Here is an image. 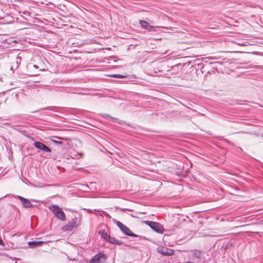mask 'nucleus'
I'll use <instances>...</instances> for the list:
<instances>
[{
	"label": "nucleus",
	"instance_id": "9",
	"mask_svg": "<svg viewBox=\"0 0 263 263\" xmlns=\"http://www.w3.org/2000/svg\"><path fill=\"white\" fill-rule=\"evenodd\" d=\"M18 198L22 201V203L25 208H30L32 206V204L29 200L20 196H18Z\"/></svg>",
	"mask_w": 263,
	"mask_h": 263
},
{
	"label": "nucleus",
	"instance_id": "7",
	"mask_svg": "<svg viewBox=\"0 0 263 263\" xmlns=\"http://www.w3.org/2000/svg\"><path fill=\"white\" fill-rule=\"evenodd\" d=\"M34 145L36 148L41 150H43L45 152H51V149L48 147H47L45 144L42 142L39 141L35 142L34 143Z\"/></svg>",
	"mask_w": 263,
	"mask_h": 263
},
{
	"label": "nucleus",
	"instance_id": "1",
	"mask_svg": "<svg viewBox=\"0 0 263 263\" xmlns=\"http://www.w3.org/2000/svg\"><path fill=\"white\" fill-rule=\"evenodd\" d=\"M55 217L61 220L65 221L66 220V216L62 210L57 205H52L49 207Z\"/></svg>",
	"mask_w": 263,
	"mask_h": 263
},
{
	"label": "nucleus",
	"instance_id": "17",
	"mask_svg": "<svg viewBox=\"0 0 263 263\" xmlns=\"http://www.w3.org/2000/svg\"><path fill=\"white\" fill-rule=\"evenodd\" d=\"M54 142L56 143H60L61 144V142H59V141H53Z\"/></svg>",
	"mask_w": 263,
	"mask_h": 263
},
{
	"label": "nucleus",
	"instance_id": "18",
	"mask_svg": "<svg viewBox=\"0 0 263 263\" xmlns=\"http://www.w3.org/2000/svg\"><path fill=\"white\" fill-rule=\"evenodd\" d=\"M54 142L56 143H60L61 144V142H59V141H53Z\"/></svg>",
	"mask_w": 263,
	"mask_h": 263
},
{
	"label": "nucleus",
	"instance_id": "8",
	"mask_svg": "<svg viewBox=\"0 0 263 263\" xmlns=\"http://www.w3.org/2000/svg\"><path fill=\"white\" fill-rule=\"evenodd\" d=\"M102 259H105V255L102 253H99L91 259L89 263H100Z\"/></svg>",
	"mask_w": 263,
	"mask_h": 263
},
{
	"label": "nucleus",
	"instance_id": "4",
	"mask_svg": "<svg viewBox=\"0 0 263 263\" xmlns=\"http://www.w3.org/2000/svg\"><path fill=\"white\" fill-rule=\"evenodd\" d=\"M143 222L149 226L155 232L159 233H163V227L159 223L152 221H145Z\"/></svg>",
	"mask_w": 263,
	"mask_h": 263
},
{
	"label": "nucleus",
	"instance_id": "10",
	"mask_svg": "<svg viewBox=\"0 0 263 263\" xmlns=\"http://www.w3.org/2000/svg\"><path fill=\"white\" fill-rule=\"evenodd\" d=\"M44 243L42 241H29L28 244L31 248H35L41 246Z\"/></svg>",
	"mask_w": 263,
	"mask_h": 263
},
{
	"label": "nucleus",
	"instance_id": "13",
	"mask_svg": "<svg viewBox=\"0 0 263 263\" xmlns=\"http://www.w3.org/2000/svg\"><path fill=\"white\" fill-rule=\"evenodd\" d=\"M99 235L104 239H107L109 236H108L107 233L104 230H100L99 231Z\"/></svg>",
	"mask_w": 263,
	"mask_h": 263
},
{
	"label": "nucleus",
	"instance_id": "16",
	"mask_svg": "<svg viewBox=\"0 0 263 263\" xmlns=\"http://www.w3.org/2000/svg\"><path fill=\"white\" fill-rule=\"evenodd\" d=\"M0 245L3 246H5V243H4V241L1 239H0Z\"/></svg>",
	"mask_w": 263,
	"mask_h": 263
},
{
	"label": "nucleus",
	"instance_id": "19",
	"mask_svg": "<svg viewBox=\"0 0 263 263\" xmlns=\"http://www.w3.org/2000/svg\"><path fill=\"white\" fill-rule=\"evenodd\" d=\"M246 225H242V226H241L240 227H244V226H246Z\"/></svg>",
	"mask_w": 263,
	"mask_h": 263
},
{
	"label": "nucleus",
	"instance_id": "3",
	"mask_svg": "<svg viewBox=\"0 0 263 263\" xmlns=\"http://www.w3.org/2000/svg\"><path fill=\"white\" fill-rule=\"evenodd\" d=\"M80 224V220L75 218L71 221L69 222L67 224L62 228V230L64 232H69L72 230L74 228L77 227Z\"/></svg>",
	"mask_w": 263,
	"mask_h": 263
},
{
	"label": "nucleus",
	"instance_id": "14",
	"mask_svg": "<svg viewBox=\"0 0 263 263\" xmlns=\"http://www.w3.org/2000/svg\"><path fill=\"white\" fill-rule=\"evenodd\" d=\"M111 77L114 78H124L126 77V76H124L123 75L121 74H114L111 76Z\"/></svg>",
	"mask_w": 263,
	"mask_h": 263
},
{
	"label": "nucleus",
	"instance_id": "12",
	"mask_svg": "<svg viewBox=\"0 0 263 263\" xmlns=\"http://www.w3.org/2000/svg\"><path fill=\"white\" fill-rule=\"evenodd\" d=\"M139 23L142 28L146 30L147 27H149V24L145 21H140Z\"/></svg>",
	"mask_w": 263,
	"mask_h": 263
},
{
	"label": "nucleus",
	"instance_id": "2",
	"mask_svg": "<svg viewBox=\"0 0 263 263\" xmlns=\"http://www.w3.org/2000/svg\"><path fill=\"white\" fill-rule=\"evenodd\" d=\"M43 66L41 63L39 65L29 64L28 66V71L30 76H34L39 74V72L43 70Z\"/></svg>",
	"mask_w": 263,
	"mask_h": 263
},
{
	"label": "nucleus",
	"instance_id": "11",
	"mask_svg": "<svg viewBox=\"0 0 263 263\" xmlns=\"http://www.w3.org/2000/svg\"><path fill=\"white\" fill-rule=\"evenodd\" d=\"M108 238L109 239V242L111 243L116 244L118 245H121L123 243L122 241L116 239L114 237H110V236H109Z\"/></svg>",
	"mask_w": 263,
	"mask_h": 263
},
{
	"label": "nucleus",
	"instance_id": "15",
	"mask_svg": "<svg viewBox=\"0 0 263 263\" xmlns=\"http://www.w3.org/2000/svg\"><path fill=\"white\" fill-rule=\"evenodd\" d=\"M154 28H155L154 26H151L149 25V27H147L146 30H148V31H155V30L154 29Z\"/></svg>",
	"mask_w": 263,
	"mask_h": 263
},
{
	"label": "nucleus",
	"instance_id": "6",
	"mask_svg": "<svg viewBox=\"0 0 263 263\" xmlns=\"http://www.w3.org/2000/svg\"><path fill=\"white\" fill-rule=\"evenodd\" d=\"M159 253L163 255L172 256L174 254V251L172 249H167L166 247H161L158 249Z\"/></svg>",
	"mask_w": 263,
	"mask_h": 263
},
{
	"label": "nucleus",
	"instance_id": "5",
	"mask_svg": "<svg viewBox=\"0 0 263 263\" xmlns=\"http://www.w3.org/2000/svg\"><path fill=\"white\" fill-rule=\"evenodd\" d=\"M116 223L120 230L123 232V233H124L126 235L134 237L138 236V235L133 233V232L128 227H127L125 225L121 222L117 221Z\"/></svg>",
	"mask_w": 263,
	"mask_h": 263
}]
</instances>
